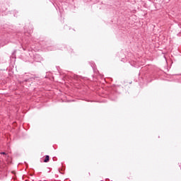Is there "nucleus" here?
Wrapping results in <instances>:
<instances>
[{"label": "nucleus", "mask_w": 181, "mask_h": 181, "mask_svg": "<svg viewBox=\"0 0 181 181\" xmlns=\"http://www.w3.org/2000/svg\"><path fill=\"white\" fill-rule=\"evenodd\" d=\"M88 175H89V176H90V175H91V174H90V173H88Z\"/></svg>", "instance_id": "7ed1b4c3"}, {"label": "nucleus", "mask_w": 181, "mask_h": 181, "mask_svg": "<svg viewBox=\"0 0 181 181\" xmlns=\"http://www.w3.org/2000/svg\"><path fill=\"white\" fill-rule=\"evenodd\" d=\"M0 155H7L5 152H0Z\"/></svg>", "instance_id": "f03ea898"}, {"label": "nucleus", "mask_w": 181, "mask_h": 181, "mask_svg": "<svg viewBox=\"0 0 181 181\" xmlns=\"http://www.w3.org/2000/svg\"><path fill=\"white\" fill-rule=\"evenodd\" d=\"M49 160H50V156H49L47 155L45 156L43 162H45V163H47V162H49Z\"/></svg>", "instance_id": "f257e3e1"}]
</instances>
